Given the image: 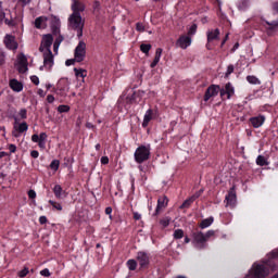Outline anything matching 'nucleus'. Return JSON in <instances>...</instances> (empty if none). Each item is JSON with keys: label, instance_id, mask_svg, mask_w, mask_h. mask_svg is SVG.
I'll use <instances>...</instances> for the list:
<instances>
[{"label": "nucleus", "instance_id": "680f3d73", "mask_svg": "<svg viewBox=\"0 0 278 278\" xmlns=\"http://www.w3.org/2000/svg\"><path fill=\"white\" fill-rule=\"evenodd\" d=\"M46 144H47V141H38V147L40 149H45Z\"/></svg>", "mask_w": 278, "mask_h": 278}, {"label": "nucleus", "instance_id": "a878e982", "mask_svg": "<svg viewBox=\"0 0 278 278\" xmlns=\"http://www.w3.org/2000/svg\"><path fill=\"white\" fill-rule=\"evenodd\" d=\"M43 23H47V17H37L36 20H35V27L37 28V29H42V24Z\"/></svg>", "mask_w": 278, "mask_h": 278}, {"label": "nucleus", "instance_id": "338daca9", "mask_svg": "<svg viewBox=\"0 0 278 278\" xmlns=\"http://www.w3.org/2000/svg\"><path fill=\"white\" fill-rule=\"evenodd\" d=\"M54 53H58V49H60L59 43H53Z\"/></svg>", "mask_w": 278, "mask_h": 278}, {"label": "nucleus", "instance_id": "13d9d810", "mask_svg": "<svg viewBox=\"0 0 278 278\" xmlns=\"http://www.w3.org/2000/svg\"><path fill=\"white\" fill-rule=\"evenodd\" d=\"M30 155H31V157H34L35 160L38 157V155H40L39 153H38V151H36V150H33L31 152H30Z\"/></svg>", "mask_w": 278, "mask_h": 278}, {"label": "nucleus", "instance_id": "5fc2aeb1", "mask_svg": "<svg viewBox=\"0 0 278 278\" xmlns=\"http://www.w3.org/2000/svg\"><path fill=\"white\" fill-rule=\"evenodd\" d=\"M31 140H33V142H39V141H40V136H38V135H33V136H31Z\"/></svg>", "mask_w": 278, "mask_h": 278}, {"label": "nucleus", "instance_id": "1a4fd4ad", "mask_svg": "<svg viewBox=\"0 0 278 278\" xmlns=\"http://www.w3.org/2000/svg\"><path fill=\"white\" fill-rule=\"evenodd\" d=\"M17 71L18 73H27V56L23 53L17 56Z\"/></svg>", "mask_w": 278, "mask_h": 278}, {"label": "nucleus", "instance_id": "a18cd8bd", "mask_svg": "<svg viewBox=\"0 0 278 278\" xmlns=\"http://www.w3.org/2000/svg\"><path fill=\"white\" fill-rule=\"evenodd\" d=\"M233 73V65H229L226 72V77H229Z\"/></svg>", "mask_w": 278, "mask_h": 278}, {"label": "nucleus", "instance_id": "f8f14e48", "mask_svg": "<svg viewBox=\"0 0 278 278\" xmlns=\"http://www.w3.org/2000/svg\"><path fill=\"white\" fill-rule=\"evenodd\" d=\"M28 128L29 126L25 122H23L20 125L15 124L14 130L12 131V136H14V138H18V136H21V134H24V131H27Z\"/></svg>", "mask_w": 278, "mask_h": 278}, {"label": "nucleus", "instance_id": "58836bf2", "mask_svg": "<svg viewBox=\"0 0 278 278\" xmlns=\"http://www.w3.org/2000/svg\"><path fill=\"white\" fill-rule=\"evenodd\" d=\"M197 34V24L191 25V27L188 30V36H194Z\"/></svg>", "mask_w": 278, "mask_h": 278}, {"label": "nucleus", "instance_id": "39448f33", "mask_svg": "<svg viewBox=\"0 0 278 278\" xmlns=\"http://www.w3.org/2000/svg\"><path fill=\"white\" fill-rule=\"evenodd\" d=\"M214 40H220V30L218 28L207 31L206 49H208V51L212 50V42H214Z\"/></svg>", "mask_w": 278, "mask_h": 278}, {"label": "nucleus", "instance_id": "8fccbe9b", "mask_svg": "<svg viewBox=\"0 0 278 278\" xmlns=\"http://www.w3.org/2000/svg\"><path fill=\"white\" fill-rule=\"evenodd\" d=\"M64 40V37L62 36V35H60L56 39H55V41H54V43L55 45H62V41Z\"/></svg>", "mask_w": 278, "mask_h": 278}, {"label": "nucleus", "instance_id": "2eb2a0df", "mask_svg": "<svg viewBox=\"0 0 278 278\" xmlns=\"http://www.w3.org/2000/svg\"><path fill=\"white\" fill-rule=\"evenodd\" d=\"M193 240L200 249H203V245L207 242V238L203 232L193 233Z\"/></svg>", "mask_w": 278, "mask_h": 278}, {"label": "nucleus", "instance_id": "aec40b11", "mask_svg": "<svg viewBox=\"0 0 278 278\" xmlns=\"http://www.w3.org/2000/svg\"><path fill=\"white\" fill-rule=\"evenodd\" d=\"M220 97H225L227 94V99H231L233 94V88L231 87V83L226 84L225 89H219Z\"/></svg>", "mask_w": 278, "mask_h": 278}, {"label": "nucleus", "instance_id": "09e8293b", "mask_svg": "<svg viewBox=\"0 0 278 278\" xmlns=\"http://www.w3.org/2000/svg\"><path fill=\"white\" fill-rule=\"evenodd\" d=\"M269 25V29H275V27H278V22H266Z\"/></svg>", "mask_w": 278, "mask_h": 278}, {"label": "nucleus", "instance_id": "ea45409f", "mask_svg": "<svg viewBox=\"0 0 278 278\" xmlns=\"http://www.w3.org/2000/svg\"><path fill=\"white\" fill-rule=\"evenodd\" d=\"M5 64V52L0 50V66H3Z\"/></svg>", "mask_w": 278, "mask_h": 278}, {"label": "nucleus", "instance_id": "de8ad7c7", "mask_svg": "<svg viewBox=\"0 0 278 278\" xmlns=\"http://www.w3.org/2000/svg\"><path fill=\"white\" fill-rule=\"evenodd\" d=\"M274 14H278V2H274L271 5Z\"/></svg>", "mask_w": 278, "mask_h": 278}, {"label": "nucleus", "instance_id": "bb28decb", "mask_svg": "<svg viewBox=\"0 0 278 278\" xmlns=\"http://www.w3.org/2000/svg\"><path fill=\"white\" fill-rule=\"evenodd\" d=\"M213 223H214V218L210 217V218L202 220V223L200 224V227H201V229H205V227H210V225H212Z\"/></svg>", "mask_w": 278, "mask_h": 278}, {"label": "nucleus", "instance_id": "4d7b16f0", "mask_svg": "<svg viewBox=\"0 0 278 278\" xmlns=\"http://www.w3.org/2000/svg\"><path fill=\"white\" fill-rule=\"evenodd\" d=\"M9 151H10L11 153H16V146L10 144V146H9Z\"/></svg>", "mask_w": 278, "mask_h": 278}, {"label": "nucleus", "instance_id": "c9c22d12", "mask_svg": "<svg viewBox=\"0 0 278 278\" xmlns=\"http://www.w3.org/2000/svg\"><path fill=\"white\" fill-rule=\"evenodd\" d=\"M50 168H52V170H58V168H60V161L59 160L52 161L50 164Z\"/></svg>", "mask_w": 278, "mask_h": 278}, {"label": "nucleus", "instance_id": "c756f323", "mask_svg": "<svg viewBox=\"0 0 278 278\" xmlns=\"http://www.w3.org/2000/svg\"><path fill=\"white\" fill-rule=\"evenodd\" d=\"M127 266L129 270H136V268L138 267V263L136 262V260H129L127 262Z\"/></svg>", "mask_w": 278, "mask_h": 278}, {"label": "nucleus", "instance_id": "6e6552de", "mask_svg": "<svg viewBox=\"0 0 278 278\" xmlns=\"http://www.w3.org/2000/svg\"><path fill=\"white\" fill-rule=\"evenodd\" d=\"M51 45H53V36L43 35L39 51H47V49H51Z\"/></svg>", "mask_w": 278, "mask_h": 278}, {"label": "nucleus", "instance_id": "20e7f679", "mask_svg": "<svg viewBox=\"0 0 278 278\" xmlns=\"http://www.w3.org/2000/svg\"><path fill=\"white\" fill-rule=\"evenodd\" d=\"M40 52L43 53L45 68H48V71H51V68L53 67V52H51V49H46Z\"/></svg>", "mask_w": 278, "mask_h": 278}, {"label": "nucleus", "instance_id": "a19ab883", "mask_svg": "<svg viewBox=\"0 0 278 278\" xmlns=\"http://www.w3.org/2000/svg\"><path fill=\"white\" fill-rule=\"evenodd\" d=\"M136 29H137L138 31H144V24L138 22V23L136 24Z\"/></svg>", "mask_w": 278, "mask_h": 278}, {"label": "nucleus", "instance_id": "b1692460", "mask_svg": "<svg viewBox=\"0 0 278 278\" xmlns=\"http://www.w3.org/2000/svg\"><path fill=\"white\" fill-rule=\"evenodd\" d=\"M51 27L53 34H60V20L58 17H52Z\"/></svg>", "mask_w": 278, "mask_h": 278}, {"label": "nucleus", "instance_id": "ddd939ff", "mask_svg": "<svg viewBox=\"0 0 278 278\" xmlns=\"http://www.w3.org/2000/svg\"><path fill=\"white\" fill-rule=\"evenodd\" d=\"M253 275L255 278L267 277L268 270L264 265H256L253 269Z\"/></svg>", "mask_w": 278, "mask_h": 278}, {"label": "nucleus", "instance_id": "473e14b6", "mask_svg": "<svg viewBox=\"0 0 278 278\" xmlns=\"http://www.w3.org/2000/svg\"><path fill=\"white\" fill-rule=\"evenodd\" d=\"M49 203H51L52 207H54V210H58V212H62V204L53 201V200H50Z\"/></svg>", "mask_w": 278, "mask_h": 278}, {"label": "nucleus", "instance_id": "f257e3e1", "mask_svg": "<svg viewBox=\"0 0 278 278\" xmlns=\"http://www.w3.org/2000/svg\"><path fill=\"white\" fill-rule=\"evenodd\" d=\"M84 18H81V14H71L68 17V25L71 29H74L77 31L78 38H81L84 36V25H85Z\"/></svg>", "mask_w": 278, "mask_h": 278}, {"label": "nucleus", "instance_id": "423d86ee", "mask_svg": "<svg viewBox=\"0 0 278 278\" xmlns=\"http://www.w3.org/2000/svg\"><path fill=\"white\" fill-rule=\"evenodd\" d=\"M218 92H220V86L211 85L205 91L204 101H210V99H212V97H216Z\"/></svg>", "mask_w": 278, "mask_h": 278}, {"label": "nucleus", "instance_id": "4c0bfd02", "mask_svg": "<svg viewBox=\"0 0 278 278\" xmlns=\"http://www.w3.org/2000/svg\"><path fill=\"white\" fill-rule=\"evenodd\" d=\"M71 110V106L68 105H59L58 108V112H60L61 114L64 112H68Z\"/></svg>", "mask_w": 278, "mask_h": 278}, {"label": "nucleus", "instance_id": "6ab92c4d", "mask_svg": "<svg viewBox=\"0 0 278 278\" xmlns=\"http://www.w3.org/2000/svg\"><path fill=\"white\" fill-rule=\"evenodd\" d=\"M153 118H155V112H153V110L150 109L144 114L142 127H149V123H151Z\"/></svg>", "mask_w": 278, "mask_h": 278}, {"label": "nucleus", "instance_id": "9d476101", "mask_svg": "<svg viewBox=\"0 0 278 278\" xmlns=\"http://www.w3.org/2000/svg\"><path fill=\"white\" fill-rule=\"evenodd\" d=\"M167 205H168V198L166 195L159 198L154 216H159L162 210H164V207H166Z\"/></svg>", "mask_w": 278, "mask_h": 278}, {"label": "nucleus", "instance_id": "f03ea898", "mask_svg": "<svg viewBox=\"0 0 278 278\" xmlns=\"http://www.w3.org/2000/svg\"><path fill=\"white\" fill-rule=\"evenodd\" d=\"M151 156V148L148 146H141L137 148L135 151V160L138 164H142V162H147Z\"/></svg>", "mask_w": 278, "mask_h": 278}, {"label": "nucleus", "instance_id": "dca6fc26", "mask_svg": "<svg viewBox=\"0 0 278 278\" xmlns=\"http://www.w3.org/2000/svg\"><path fill=\"white\" fill-rule=\"evenodd\" d=\"M86 10V4H84L81 1L79 0H73V4H72V14H80V12H84Z\"/></svg>", "mask_w": 278, "mask_h": 278}, {"label": "nucleus", "instance_id": "e433bc0d", "mask_svg": "<svg viewBox=\"0 0 278 278\" xmlns=\"http://www.w3.org/2000/svg\"><path fill=\"white\" fill-rule=\"evenodd\" d=\"M160 225H162L163 227H168V225H170V217H165L161 219Z\"/></svg>", "mask_w": 278, "mask_h": 278}, {"label": "nucleus", "instance_id": "6e6d98bb", "mask_svg": "<svg viewBox=\"0 0 278 278\" xmlns=\"http://www.w3.org/2000/svg\"><path fill=\"white\" fill-rule=\"evenodd\" d=\"M204 236L206 237V240H210V238H212V236H214V231L210 230Z\"/></svg>", "mask_w": 278, "mask_h": 278}, {"label": "nucleus", "instance_id": "0e129e2a", "mask_svg": "<svg viewBox=\"0 0 278 278\" xmlns=\"http://www.w3.org/2000/svg\"><path fill=\"white\" fill-rule=\"evenodd\" d=\"M39 223H40L41 225H45V224L47 223V217H46V216H41V217L39 218Z\"/></svg>", "mask_w": 278, "mask_h": 278}, {"label": "nucleus", "instance_id": "412c9836", "mask_svg": "<svg viewBox=\"0 0 278 278\" xmlns=\"http://www.w3.org/2000/svg\"><path fill=\"white\" fill-rule=\"evenodd\" d=\"M264 121H266V118L264 116H256V117H252L250 119V123H252V126L257 128V127H262V125H264Z\"/></svg>", "mask_w": 278, "mask_h": 278}, {"label": "nucleus", "instance_id": "4468645a", "mask_svg": "<svg viewBox=\"0 0 278 278\" xmlns=\"http://www.w3.org/2000/svg\"><path fill=\"white\" fill-rule=\"evenodd\" d=\"M203 190L197 191L193 195H191L189 199H187L181 205H180V210L190 207V205H192V203H194V201H197V199H199V197H201Z\"/></svg>", "mask_w": 278, "mask_h": 278}, {"label": "nucleus", "instance_id": "cd10ccee", "mask_svg": "<svg viewBox=\"0 0 278 278\" xmlns=\"http://www.w3.org/2000/svg\"><path fill=\"white\" fill-rule=\"evenodd\" d=\"M256 164L258 166H268V162H266V159L263 155L257 156Z\"/></svg>", "mask_w": 278, "mask_h": 278}, {"label": "nucleus", "instance_id": "e2e57ef3", "mask_svg": "<svg viewBox=\"0 0 278 278\" xmlns=\"http://www.w3.org/2000/svg\"><path fill=\"white\" fill-rule=\"evenodd\" d=\"M140 218H142V216L140 215V213H134V219L135 220H140Z\"/></svg>", "mask_w": 278, "mask_h": 278}, {"label": "nucleus", "instance_id": "9b49d317", "mask_svg": "<svg viewBox=\"0 0 278 278\" xmlns=\"http://www.w3.org/2000/svg\"><path fill=\"white\" fill-rule=\"evenodd\" d=\"M4 45L7 49H11L15 51V49H18V43H16V39L12 35H7L4 37Z\"/></svg>", "mask_w": 278, "mask_h": 278}, {"label": "nucleus", "instance_id": "393cba45", "mask_svg": "<svg viewBox=\"0 0 278 278\" xmlns=\"http://www.w3.org/2000/svg\"><path fill=\"white\" fill-rule=\"evenodd\" d=\"M53 192H54V197H56V199H62V192H64V190H62V186L55 185L53 188Z\"/></svg>", "mask_w": 278, "mask_h": 278}, {"label": "nucleus", "instance_id": "0eeeda50", "mask_svg": "<svg viewBox=\"0 0 278 278\" xmlns=\"http://www.w3.org/2000/svg\"><path fill=\"white\" fill-rule=\"evenodd\" d=\"M176 45L177 47H180V49H188V47L192 45V37L182 35L178 38Z\"/></svg>", "mask_w": 278, "mask_h": 278}, {"label": "nucleus", "instance_id": "49530a36", "mask_svg": "<svg viewBox=\"0 0 278 278\" xmlns=\"http://www.w3.org/2000/svg\"><path fill=\"white\" fill-rule=\"evenodd\" d=\"M20 116H21V118H27V110L22 109V110L20 111Z\"/></svg>", "mask_w": 278, "mask_h": 278}, {"label": "nucleus", "instance_id": "052dcab7", "mask_svg": "<svg viewBox=\"0 0 278 278\" xmlns=\"http://www.w3.org/2000/svg\"><path fill=\"white\" fill-rule=\"evenodd\" d=\"M105 214H108L110 216V218L112 219V207H106L105 208Z\"/></svg>", "mask_w": 278, "mask_h": 278}, {"label": "nucleus", "instance_id": "69168bd1", "mask_svg": "<svg viewBox=\"0 0 278 278\" xmlns=\"http://www.w3.org/2000/svg\"><path fill=\"white\" fill-rule=\"evenodd\" d=\"M23 5H27V3H31V0H18Z\"/></svg>", "mask_w": 278, "mask_h": 278}, {"label": "nucleus", "instance_id": "72a5a7b5", "mask_svg": "<svg viewBox=\"0 0 278 278\" xmlns=\"http://www.w3.org/2000/svg\"><path fill=\"white\" fill-rule=\"evenodd\" d=\"M174 238H175L176 240H179V239L184 238V230H181V229L175 230V232H174Z\"/></svg>", "mask_w": 278, "mask_h": 278}, {"label": "nucleus", "instance_id": "3c124183", "mask_svg": "<svg viewBox=\"0 0 278 278\" xmlns=\"http://www.w3.org/2000/svg\"><path fill=\"white\" fill-rule=\"evenodd\" d=\"M28 197H29V199H36V191H34V190H29L28 191Z\"/></svg>", "mask_w": 278, "mask_h": 278}, {"label": "nucleus", "instance_id": "c85d7f7f", "mask_svg": "<svg viewBox=\"0 0 278 278\" xmlns=\"http://www.w3.org/2000/svg\"><path fill=\"white\" fill-rule=\"evenodd\" d=\"M140 50L142 53H146V55H149V51H151V45L150 43H142L140 46Z\"/></svg>", "mask_w": 278, "mask_h": 278}, {"label": "nucleus", "instance_id": "603ef678", "mask_svg": "<svg viewBox=\"0 0 278 278\" xmlns=\"http://www.w3.org/2000/svg\"><path fill=\"white\" fill-rule=\"evenodd\" d=\"M101 164H110V159L108 156H102Z\"/></svg>", "mask_w": 278, "mask_h": 278}, {"label": "nucleus", "instance_id": "2f4dec72", "mask_svg": "<svg viewBox=\"0 0 278 278\" xmlns=\"http://www.w3.org/2000/svg\"><path fill=\"white\" fill-rule=\"evenodd\" d=\"M74 73L76 75V77H86V70H78V68H74Z\"/></svg>", "mask_w": 278, "mask_h": 278}, {"label": "nucleus", "instance_id": "4be33fe9", "mask_svg": "<svg viewBox=\"0 0 278 278\" xmlns=\"http://www.w3.org/2000/svg\"><path fill=\"white\" fill-rule=\"evenodd\" d=\"M162 48H157L155 51V56L153 62L150 64L151 68H155L157 66V64H160V58H162Z\"/></svg>", "mask_w": 278, "mask_h": 278}, {"label": "nucleus", "instance_id": "7c9ffc66", "mask_svg": "<svg viewBox=\"0 0 278 278\" xmlns=\"http://www.w3.org/2000/svg\"><path fill=\"white\" fill-rule=\"evenodd\" d=\"M247 81H249V84H253V85H260L261 84L258 78L255 77V76H247Z\"/></svg>", "mask_w": 278, "mask_h": 278}, {"label": "nucleus", "instance_id": "5701e85b", "mask_svg": "<svg viewBox=\"0 0 278 278\" xmlns=\"http://www.w3.org/2000/svg\"><path fill=\"white\" fill-rule=\"evenodd\" d=\"M10 88H12L14 92H21V90H23V84L16 79H12L10 81Z\"/></svg>", "mask_w": 278, "mask_h": 278}, {"label": "nucleus", "instance_id": "bf43d9fd", "mask_svg": "<svg viewBox=\"0 0 278 278\" xmlns=\"http://www.w3.org/2000/svg\"><path fill=\"white\" fill-rule=\"evenodd\" d=\"M75 59L73 60V59H71V60H67L66 62H65V64H66V66H73V64H75Z\"/></svg>", "mask_w": 278, "mask_h": 278}, {"label": "nucleus", "instance_id": "f704fd0d", "mask_svg": "<svg viewBox=\"0 0 278 278\" xmlns=\"http://www.w3.org/2000/svg\"><path fill=\"white\" fill-rule=\"evenodd\" d=\"M17 275H18V277H21V278L27 277V275H29V268L24 267V269H22L21 271H18Z\"/></svg>", "mask_w": 278, "mask_h": 278}, {"label": "nucleus", "instance_id": "79ce46f5", "mask_svg": "<svg viewBox=\"0 0 278 278\" xmlns=\"http://www.w3.org/2000/svg\"><path fill=\"white\" fill-rule=\"evenodd\" d=\"M40 275H42V277H51V271H49V269H43L40 271Z\"/></svg>", "mask_w": 278, "mask_h": 278}, {"label": "nucleus", "instance_id": "864d4df0", "mask_svg": "<svg viewBox=\"0 0 278 278\" xmlns=\"http://www.w3.org/2000/svg\"><path fill=\"white\" fill-rule=\"evenodd\" d=\"M47 101H48V103H53L55 101V97H53L52 94H49L47 97Z\"/></svg>", "mask_w": 278, "mask_h": 278}, {"label": "nucleus", "instance_id": "f3484780", "mask_svg": "<svg viewBox=\"0 0 278 278\" xmlns=\"http://www.w3.org/2000/svg\"><path fill=\"white\" fill-rule=\"evenodd\" d=\"M137 262H139V265L141 268H144L146 266H149V255L144 252H139L137 254Z\"/></svg>", "mask_w": 278, "mask_h": 278}, {"label": "nucleus", "instance_id": "a211bd4d", "mask_svg": "<svg viewBox=\"0 0 278 278\" xmlns=\"http://www.w3.org/2000/svg\"><path fill=\"white\" fill-rule=\"evenodd\" d=\"M226 201H227L226 205H230L231 207H233V205H236V187H232L229 190L228 195H226Z\"/></svg>", "mask_w": 278, "mask_h": 278}, {"label": "nucleus", "instance_id": "c03bdc74", "mask_svg": "<svg viewBox=\"0 0 278 278\" xmlns=\"http://www.w3.org/2000/svg\"><path fill=\"white\" fill-rule=\"evenodd\" d=\"M30 80L33 81V84H35V86H38L40 84V80L38 79V76H31Z\"/></svg>", "mask_w": 278, "mask_h": 278}, {"label": "nucleus", "instance_id": "7ed1b4c3", "mask_svg": "<svg viewBox=\"0 0 278 278\" xmlns=\"http://www.w3.org/2000/svg\"><path fill=\"white\" fill-rule=\"evenodd\" d=\"M86 58V42L79 41L78 46L75 49V61L84 62Z\"/></svg>", "mask_w": 278, "mask_h": 278}, {"label": "nucleus", "instance_id": "37998d69", "mask_svg": "<svg viewBox=\"0 0 278 278\" xmlns=\"http://www.w3.org/2000/svg\"><path fill=\"white\" fill-rule=\"evenodd\" d=\"M39 141L47 142V132H41L39 135Z\"/></svg>", "mask_w": 278, "mask_h": 278}, {"label": "nucleus", "instance_id": "774afa93", "mask_svg": "<svg viewBox=\"0 0 278 278\" xmlns=\"http://www.w3.org/2000/svg\"><path fill=\"white\" fill-rule=\"evenodd\" d=\"M38 94H39V97H45V94H47V93L45 92V90L39 89Z\"/></svg>", "mask_w": 278, "mask_h": 278}]
</instances>
